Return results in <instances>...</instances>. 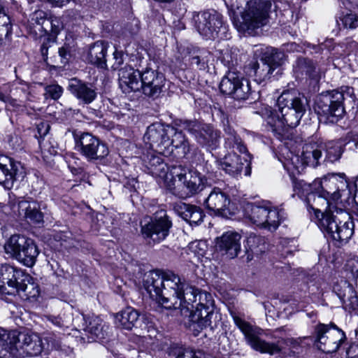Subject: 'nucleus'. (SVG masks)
I'll list each match as a JSON object with an SVG mask.
<instances>
[{
  "label": "nucleus",
  "instance_id": "obj_1",
  "mask_svg": "<svg viewBox=\"0 0 358 358\" xmlns=\"http://www.w3.org/2000/svg\"><path fill=\"white\" fill-rule=\"evenodd\" d=\"M143 286L150 297L166 309H179L187 316L186 327L197 336L210 326L214 315L210 294L190 285L172 271L152 272Z\"/></svg>",
  "mask_w": 358,
  "mask_h": 358
},
{
  "label": "nucleus",
  "instance_id": "obj_2",
  "mask_svg": "<svg viewBox=\"0 0 358 358\" xmlns=\"http://www.w3.org/2000/svg\"><path fill=\"white\" fill-rule=\"evenodd\" d=\"M278 112L268 105L260 103L255 113L266 122L271 131L280 141L286 136L289 128L296 127L308 106L307 99L296 90L284 91L277 100Z\"/></svg>",
  "mask_w": 358,
  "mask_h": 358
},
{
  "label": "nucleus",
  "instance_id": "obj_3",
  "mask_svg": "<svg viewBox=\"0 0 358 358\" xmlns=\"http://www.w3.org/2000/svg\"><path fill=\"white\" fill-rule=\"evenodd\" d=\"M354 89L343 86L338 90L319 94L315 102V110L320 122L336 123L345 114V103L351 108L355 105Z\"/></svg>",
  "mask_w": 358,
  "mask_h": 358
},
{
  "label": "nucleus",
  "instance_id": "obj_4",
  "mask_svg": "<svg viewBox=\"0 0 358 358\" xmlns=\"http://www.w3.org/2000/svg\"><path fill=\"white\" fill-rule=\"evenodd\" d=\"M271 8V0H249L240 17L234 21L235 27L240 32L252 34L267 24Z\"/></svg>",
  "mask_w": 358,
  "mask_h": 358
},
{
  "label": "nucleus",
  "instance_id": "obj_5",
  "mask_svg": "<svg viewBox=\"0 0 358 358\" xmlns=\"http://www.w3.org/2000/svg\"><path fill=\"white\" fill-rule=\"evenodd\" d=\"M324 146L322 143H309L303 146L301 155H295L285 148L282 150V157L279 160L284 168L290 174L301 173L306 166L316 167L320 164L322 151Z\"/></svg>",
  "mask_w": 358,
  "mask_h": 358
},
{
  "label": "nucleus",
  "instance_id": "obj_6",
  "mask_svg": "<svg viewBox=\"0 0 358 358\" xmlns=\"http://www.w3.org/2000/svg\"><path fill=\"white\" fill-rule=\"evenodd\" d=\"M319 227L327 232L334 241L346 243L354 234V223L350 215L341 208H335V213L327 214L317 222Z\"/></svg>",
  "mask_w": 358,
  "mask_h": 358
},
{
  "label": "nucleus",
  "instance_id": "obj_7",
  "mask_svg": "<svg viewBox=\"0 0 358 358\" xmlns=\"http://www.w3.org/2000/svg\"><path fill=\"white\" fill-rule=\"evenodd\" d=\"M245 215L256 225L275 230L284 219V212L272 206L269 202L255 204L248 203L245 206Z\"/></svg>",
  "mask_w": 358,
  "mask_h": 358
},
{
  "label": "nucleus",
  "instance_id": "obj_8",
  "mask_svg": "<svg viewBox=\"0 0 358 358\" xmlns=\"http://www.w3.org/2000/svg\"><path fill=\"white\" fill-rule=\"evenodd\" d=\"M259 52V61L250 64L249 75L260 84L266 82L273 76L274 71L282 64L284 54L271 47L261 48L256 50Z\"/></svg>",
  "mask_w": 358,
  "mask_h": 358
},
{
  "label": "nucleus",
  "instance_id": "obj_9",
  "mask_svg": "<svg viewBox=\"0 0 358 358\" xmlns=\"http://www.w3.org/2000/svg\"><path fill=\"white\" fill-rule=\"evenodd\" d=\"M176 124L187 131L199 145L208 150L218 147L220 133L212 125L196 120H179Z\"/></svg>",
  "mask_w": 358,
  "mask_h": 358
},
{
  "label": "nucleus",
  "instance_id": "obj_10",
  "mask_svg": "<svg viewBox=\"0 0 358 358\" xmlns=\"http://www.w3.org/2000/svg\"><path fill=\"white\" fill-rule=\"evenodd\" d=\"M5 252L27 267L33 266L39 250L31 238L20 234L12 235L4 244Z\"/></svg>",
  "mask_w": 358,
  "mask_h": 358
},
{
  "label": "nucleus",
  "instance_id": "obj_11",
  "mask_svg": "<svg viewBox=\"0 0 358 358\" xmlns=\"http://www.w3.org/2000/svg\"><path fill=\"white\" fill-rule=\"evenodd\" d=\"M314 335L315 345L324 353L336 352L346 338L345 333L332 323L318 324L315 327Z\"/></svg>",
  "mask_w": 358,
  "mask_h": 358
},
{
  "label": "nucleus",
  "instance_id": "obj_12",
  "mask_svg": "<svg viewBox=\"0 0 358 358\" xmlns=\"http://www.w3.org/2000/svg\"><path fill=\"white\" fill-rule=\"evenodd\" d=\"M192 22L197 31L206 39H214L225 32L222 16L215 10L193 12Z\"/></svg>",
  "mask_w": 358,
  "mask_h": 358
},
{
  "label": "nucleus",
  "instance_id": "obj_13",
  "mask_svg": "<svg viewBox=\"0 0 358 358\" xmlns=\"http://www.w3.org/2000/svg\"><path fill=\"white\" fill-rule=\"evenodd\" d=\"M233 319L234 323L243 332L248 343L252 349L261 353H268L271 355L279 353L281 351L279 341L276 343L266 342L259 337L261 334L260 329L253 327L250 323L237 315H234Z\"/></svg>",
  "mask_w": 358,
  "mask_h": 358
},
{
  "label": "nucleus",
  "instance_id": "obj_14",
  "mask_svg": "<svg viewBox=\"0 0 358 358\" xmlns=\"http://www.w3.org/2000/svg\"><path fill=\"white\" fill-rule=\"evenodd\" d=\"M172 221L165 210L157 211L150 220L141 225V233L155 243H160L169 234Z\"/></svg>",
  "mask_w": 358,
  "mask_h": 358
},
{
  "label": "nucleus",
  "instance_id": "obj_15",
  "mask_svg": "<svg viewBox=\"0 0 358 358\" xmlns=\"http://www.w3.org/2000/svg\"><path fill=\"white\" fill-rule=\"evenodd\" d=\"M76 147L80 153L89 162L101 160L109 154L106 144L90 133H83L80 135Z\"/></svg>",
  "mask_w": 358,
  "mask_h": 358
},
{
  "label": "nucleus",
  "instance_id": "obj_16",
  "mask_svg": "<svg viewBox=\"0 0 358 358\" xmlns=\"http://www.w3.org/2000/svg\"><path fill=\"white\" fill-rule=\"evenodd\" d=\"M206 178L196 170H190L182 183L169 184L168 188L180 198L190 197L203 189Z\"/></svg>",
  "mask_w": 358,
  "mask_h": 358
},
{
  "label": "nucleus",
  "instance_id": "obj_17",
  "mask_svg": "<svg viewBox=\"0 0 358 358\" xmlns=\"http://www.w3.org/2000/svg\"><path fill=\"white\" fill-rule=\"evenodd\" d=\"M243 155L244 156L242 157L235 152L229 153L223 158L216 160L217 166L233 177L241 175L243 171L245 176H250L251 158L247 152Z\"/></svg>",
  "mask_w": 358,
  "mask_h": 358
},
{
  "label": "nucleus",
  "instance_id": "obj_18",
  "mask_svg": "<svg viewBox=\"0 0 358 358\" xmlns=\"http://www.w3.org/2000/svg\"><path fill=\"white\" fill-rule=\"evenodd\" d=\"M172 127L155 122L150 125L144 136V141L150 144L152 149H156L159 153L166 154L167 143H169V129Z\"/></svg>",
  "mask_w": 358,
  "mask_h": 358
},
{
  "label": "nucleus",
  "instance_id": "obj_19",
  "mask_svg": "<svg viewBox=\"0 0 358 358\" xmlns=\"http://www.w3.org/2000/svg\"><path fill=\"white\" fill-rule=\"evenodd\" d=\"M23 176V167L19 162L6 156H0V184L6 189H10L14 181Z\"/></svg>",
  "mask_w": 358,
  "mask_h": 358
},
{
  "label": "nucleus",
  "instance_id": "obj_20",
  "mask_svg": "<svg viewBox=\"0 0 358 358\" xmlns=\"http://www.w3.org/2000/svg\"><path fill=\"white\" fill-rule=\"evenodd\" d=\"M165 84L164 75L151 69H146L141 73V90L150 97H157Z\"/></svg>",
  "mask_w": 358,
  "mask_h": 358
},
{
  "label": "nucleus",
  "instance_id": "obj_21",
  "mask_svg": "<svg viewBox=\"0 0 358 358\" xmlns=\"http://www.w3.org/2000/svg\"><path fill=\"white\" fill-rule=\"evenodd\" d=\"M241 238L238 233L227 231L216 238V250L230 259L235 258L241 252Z\"/></svg>",
  "mask_w": 358,
  "mask_h": 358
},
{
  "label": "nucleus",
  "instance_id": "obj_22",
  "mask_svg": "<svg viewBox=\"0 0 358 358\" xmlns=\"http://www.w3.org/2000/svg\"><path fill=\"white\" fill-rule=\"evenodd\" d=\"M307 207L309 210H313L318 220L327 214L335 213L336 206H333L330 199L327 197L325 194L322 192H310L306 199Z\"/></svg>",
  "mask_w": 358,
  "mask_h": 358
},
{
  "label": "nucleus",
  "instance_id": "obj_23",
  "mask_svg": "<svg viewBox=\"0 0 358 358\" xmlns=\"http://www.w3.org/2000/svg\"><path fill=\"white\" fill-rule=\"evenodd\" d=\"M168 133L169 138V143H167L166 153L169 152V147L171 146V152L174 148L179 157H185L189 154H194L197 148H194V146L189 143L187 138L182 131H178L172 127L171 129H169Z\"/></svg>",
  "mask_w": 358,
  "mask_h": 358
},
{
  "label": "nucleus",
  "instance_id": "obj_24",
  "mask_svg": "<svg viewBox=\"0 0 358 358\" xmlns=\"http://www.w3.org/2000/svg\"><path fill=\"white\" fill-rule=\"evenodd\" d=\"M168 133L169 138V143H167L166 153L169 152V147L171 146V152L174 148L179 157H185L189 154H194L197 148H194V146L189 143L187 138L182 131H178L172 127L171 129H169Z\"/></svg>",
  "mask_w": 358,
  "mask_h": 358
},
{
  "label": "nucleus",
  "instance_id": "obj_25",
  "mask_svg": "<svg viewBox=\"0 0 358 358\" xmlns=\"http://www.w3.org/2000/svg\"><path fill=\"white\" fill-rule=\"evenodd\" d=\"M67 88L75 97L84 104H90L96 98L97 94L93 85L81 80L71 79Z\"/></svg>",
  "mask_w": 358,
  "mask_h": 358
},
{
  "label": "nucleus",
  "instance_id": "obj_26",
  "mask_svg": "<svg viewBox=\"0 0 358 358\" xmlns=\"http://www.w3.org/2000/svg\"><path fill=\"white\" fill-rule=\"evenodd\" d=\"M204 204L215 215H225L229 209L230 199L221 189L215 187L206 199Z\"/></svg>",
  "mask_w": 358,
  "mask_h": 358
},
{
  "label": "nucleus",
  "instance_id": "obj_27",
  "mask_svg": "<svg viewBox=\"0 0 358 358\" xmlns=\"http://www.w3.org/2000/svg\"><path fill=\"white\" fill-rule=\"evenodd\" d=\"M141 73L130 65H126L119 70L120 86L124 92L141 90Z\"/></svg>",
  "mask_w": 358,
  "mask_h": 358
},
{
  "label": "nucleus",
  "instance_id": "obj_28",
  "mask_svg": "<svg viewBox=\"0 0 358 358\" xmlns=\"http://www.w3.org/2000/svg\"><path fill=\"white\" fill-rule=\"evenodd\" d=\"M22 272V270L17 269L11 265L0 264V292L11 294L9 290L6 289V285L12 289L16 288Z\"/></svg>",
  "mask_w": 358,
  "mask_h": 358
},
{
  "label": "nucleus",
  "instance_id": "obj_29",
  "mask_svg": "<svg viewBox=\"0 0 358 358\" xmlns=\"http://www.w3.org/2000/svg\"><path fill=\"white\" fill-rule=\"evenodd\" d=\"M85 332L92 340H103L110 332L109 325L98 316H92L85 320Z\"/></svg>",
  "mask_w": 358,
  "mask_h": 358
},
{
  "label": "nucleus",
  "instance_id": "obj_30",
  "mask_svg": "<svg viewBox=\"0 0 358 358\" xmlns=\"http://www.w3.org/2000/svg\"><path fill=\"white\" fill-rule=\"evenodd\" d=\"M347 182L338 178L333 176L329 178H324L320 182L322 189V192L325 194L326 196L330 199V201L336 202L341 196L343 192V188L347 187Z\"/></svg>",
  "mask_w": 358,
  "mask_h": 358
},
{
  "label": "nucleus",
  "instance_id": "obj_31",
  "mask_svg": "<svg viewBox=\"0 0 358 358\" xmlns=\"http://www.w3.org/2000/svg\"><path fill=\"white\" fill-rule=\"evenodd\" d=\"M334 290L342 300L346 310L358 314V296L350 285L344 281L342 289H340V285L336 284L334 286Z\"/></svg>",
  "mask_w": 358,
  "mask_h": 358
},
{
  "label": "nucleus",
  "instance_id": "obj_32",
  "mask_svg": "<svg viewBox=\"0 0 358 358\" xmlns=\"http://www.w3.org/2000/svg\"><path fill=\"white\" fill-rule=\"evenodd\" d=\"M13 289L16 290L21 297L25 299H35L39 295L40 292L39 287L34 278L23 272L20 276L19 283H17L16 288H13Z\"/></svg>",
  "mask_w": 358,
  "mask_h": 358
},
{
  "label": "nucleus",
  "instance_id": "obj_33",
  "mask_svg": "<svg viewBox=\"0 0 358 358\" xmlns=\"http://www.w3.org/2000/svg\"><path fill=\"white\" fill-rule=\"evenodd\" d=\"M175 210L183 220L190 224H198L203 220L204 216L200 208L185 203L177 204L175 206Z\"/></svg>",
  "mask_w": 358,
  "mask_h": 358
},
{
  "label": "nucleus",
  "instance_id": "obj_34",
  "mask_svg": "<svg viewBox=\"0 0 358 358\" xmlns=\"http://www.w3.org/2000/svg\"><path fill=\"white\" fill-rule=\"evenodd\" d=\"M18 340L22 342V347L29 356H36L43 350V343L40 336L34 333H20Z\"/></svg>",
  "mask_w": 358,
  "mask_h": 358
},
{
  "label": "nucleus",
  "instance_id": "obj_35",
  "mask_svg": "<svg viewBox=\"0 0 358 358\" xmlns=\"http://www.w3.org/2000/svg\"><path fill=\"white\" fill-rule=\"evenodd\" d=\"M207 52L199 49L187 50L182 57V62L193 69L205 70L208 67Z\"/></svg>",
  "mask_w": 358,
  "mask_h": 358
},
{
  "label": "nucleus",
  "instance_id": "obj_36",
  "mask_svg": "<svg viewBox=\"0 0 358 358\" xmlns=\"http://www.w3.org/2000/svg\"><path fill=\"white\" fill-rule=\"evenodd\" d=\"M108 43L98 41L90 46L87 53V60L90 63L101 68L106 67V55L108 49Z\"/></svg>",
  "mask_w": 358,
  "mask_h": 358
},
{
  "label": "nucleus",
  "instance_id": "obj_37",
  "mask_svg": "<svg viewBox=\"0 0 358 358\" xmlns=\"http://www.w3.org/2000/svg\"><path fill=\"white\" fill-rule=\"evenodd\" d=\"M294 71L296 77L305 75L315 81H318L321 77L320 69L311 60L306 58H299L296 60L294 65Z\"/></svg>",
  "mask_w": 358,
  "mask_h": 358
},
{
  "label": "nucleus",
  "instance_id": "obj_38",
  "mask_svg": "<svg viewBox=\"0 0 358 358\" xmlns=\"http://www.w3.org/2000/svg\"><path fill=\"white\" fill-rule=\"evenodd\" d=\"M139 317V313L129 307L117 314L115 323L119 327L131 330L133 327H138Z\"/></svg>",
  "mask_w": 358,
  "mask_h": 358
},
{
  "label": "nucleus",
  "instance_id": "obj_39",
  "mask_svg": "<svg viewBox=\"0 0 358 358\" xmlns=\"http://www.w3.org/2000/svg\"><path fill=\"white\" fill-rule=\"evenodd\" d=\"M47 21V13L42 10H38L29 15L28 27L31 32H33L36 35L39 34V35L41 36L43 33H48V29L46 27Z\"/></svg>",
  "mask_w": 358,
  "mask_h": 358
},
{
  "label": "nucleus",
  "instance_id": "obj_40",
  "mask_svg": "<svg viewBox=\"0 0 358 358\" xmlns=\"http://www.w3.org/2000/svg\"><path fill=\"white\" fill-rule=\"evenodd\" d=\"M19 213L24 214L25 218L34 223H41L43 220V215L40 210L38 204L35 202L21 201L18 203Z\"/></svg>",
  "mask_w": 358,
  "mask_h": 358
},
{
  "label": "nucleus",
  "instance_id": "obj_41",
  "mask_svg": "<svg viewBox=\"0 0 358 358\" xmlns=\"http://www.w3.org/2000/svg\"><path fill=\"white\" fill-rule=\"evenodd\" d=\"M190 170L182 165H173L169 169L166 168L162 178L168 187L169 184L182 183L185 176Z\"/></svg>",
  "mask_w": 358,
  "mask_h": 358
},
{
  "label": "nucleus",
  "instance_id": "obj_42",
  "mask_svg": "<svg viewBox=\"0 0 358 358\" xmlns=\"http://www.w3.org/2000/svg\"><path fill=\"white\" fill-rule=\"evenodd\" d=\"M225 142L224 147L227 149L236 150L241 154L247 152V148L243 143L239 136H238L233 128L227 126L224 128Z\"/></svg>",
  "mask_w": 358,
  "mask_h": 358
},
{
  "label": "nucleus",
  "instance_id": "obj_43",
  "mask_svg": "<svg viewBox=\"0 0 358 358\" xmlns=\"http://www.w3.org/2000/svg\"><path fill=\"white\" fill-rule=\"evenodd\" d=\"M240 76L239 73L229 71L220 82V91L223 94L233 95L236 86L239 83Z\"/></svg>",
  "mask_w": 358,
  "mask_h": 358
},
{
  "label": "nucleus",
  "instance_id": "obj_44",
  "mask_svg": "<svg viewBox=\"0 0 358 358\" xmlns=\"http://www.w3.org/2000/svg\"><path fill=\"white\" fill-rule=\"evenodd\" d=\"M326 151L325 159L330 162H334L338 160L343 152V142L341 141H329L324 145Z\"/></svg>",
  "mask_w": 358,
  "mask_h": 358
},
{
  "label": "nucleus",
  "instance_id": "obj_45",
  "mask_svg": "<svg viewBox=\"0 0 358 358\" xmlns=\"http://www.w3.org/2000/svg\"><path fill=\"white\" fill-rule=\"evenodd\" d=\"M252 94L250 90V85L248 80L243 79L241 76L239 78V83L236 86L233 97L237 100L248 99Z\"/></svg>",
  "mask_w": 358,
  "mask_h": 358
},
{
  "label": "nucleus",
  "instance_id": "obj_46",
  "mask_svg": "<svg viewBox=\"0 0 358 358\" xmlns=\"http://www.w3.org/2000/svg\"><path fill=\"white\" fill-rule=\"evenodd\" d=\"M247 244L251 252L256 254L262 253L266 249L264 238L259 236L250 235L248 238Z\"/></svg>",
  "mask_w": 358,
  "mask_h": 358
},
{
  "label": "nucleus",
  "instance_id": "obj_47",
  "mask_svg": "<svg viewBox=\"0 0 358 358\" xmlns=\"http://www.w3.org/2000/svg\"><path fill=\"white\" fill-rule=\"evenodd\" d=\"M317 185L316 182L313 185L308 183L304 180H294L293 182L294 192L301 199H306L307 195L313 192V189Z\"/></svg>",
  "mask_w": 358,
  "mask_h": 358
},
{
  "label": "nucleus",
  "instance_id": "obj_48",
  "mask_svg": "<svg viewBox=\"0 0 358 358\" xmlns=\"http://www.w3.org/2000/svg\"><path fill=\"white\" fill-rule=\"evenodd\" d=\"M341 23L345 29H355L358 27V16L352 12L342 13L337 20L338 26Z\"/></svg>",
  "mask_w": 358,
  "mask_h": 358
},
{
  "label": "nucleus",
  "instance_id": "obj_49",
  "mask_svg": "<svg viewBox=\"0 0 358 358\" xmlns=\"http://www.w3.org/2000/svg\"><path fill=\"white\" fill-rule=\"evenodd\" d=\"M63 20L67 29H73L80 25L82 17L77 10H68L63 15Z\"/></svg>",
  "mask_w": 358,
  "mask_h": 358
},
{
  "label": "nucleus",
  "instance_id": "obj_50",
  "mask_svg": "<svg viewBox=\"0 0 358 358\" xmlns=\"http://www.w3.org/2000/svg\"><path fill=\"white\" fill-rule=\"evenodd\" d=\"M46 27L48 29V34H50L51 36L54 37L57 36V35L64 27H66L63 18L61 19L60 17L56 16H51L50 18H48Z\"/></svg>",
  "mask_w": 358,
  "mask_h": 358
},
{
  "label": "nucleus",
  "instance_id": "obj_51",
  "mask_svg": "<svg viewBox=\"0 0 358 358\" xmlns=\"http://www.w3.org/2000/svg\"><path fill=\"white\" fill-rule=\"evenodd\" d=\"M149 166L151 173L161 178L164 176L167 168L166 164L159 157H152L149 162Z\"/></svg>",
  "mask_w": 358,
  "mask_h": 358
},
{
  "label": "nucleus",
  "instance_id": "obj_52",
  "mask_svg": "<svg viewBox=\"0 0 358 358\" xmlns=\"http://www.w3.org/2000/svg\"><path fill=\"white\" fill-rule=\"evenodd\" d=\"M0 25L5 27L8 32L10 28V10L8 8V3L6 1H1L0 0ZM1 37H0V41Z\"/></svg>",
  "mask_w": 358,
  "mask_h": 358
},
{
  "label": "nucleus",
  "instance_id": "obj_53",
  "mask_svg": "<svg viewBox=\"0 0 358 358\" xmlns=\"http://www.w3.org/2000/svg\"><path fill=\"white\" fill-rule=\"evenodd\" d=\"M222 63L228 69H232L237 64L236 55H235L231 50H225L221 52L219 57Z\"/></svg>",
  "mask_w": 358,
  "mask_h": 358
},
{
  "label": "nucleus",
  "instance_id": "obj_54",
  "mask_svg": "<svg viewBox=\"0 0 358 358\" xmlns=\"http://www.w3.org/2000/svg\"><path fill=\"white\" fill-rule=\"evenodd\" d=\"M45 321L59 329L67 328L69 322L60 316L45 315Z\"/></svg>",
  "mask_w": 358,
  "mask_h": 358
},
{
  "label": "nucleus",
  "instance_id": "obj_55",
  "mask_svg": "<svg viewBox=\"0 0 358 358\" xmlns=\"http://www.w3.org/2000/svg\"><path fill=\"white\" fill-rule=\"evenodd\" d=\"M45 95L54 100L58 99L63 93V88L59 85H50L45 88Z\"/></svg>",
  "mask_w": 358,
  "mask_h": 358
},
{
  "label": "nucleus",
  "instance_id": "obj_56",
  "mask_svg": "<svg viewBox=\"0 0 358 358\" xmlns=\"http://www.w3.org/2000/svg\"><path fill=\"white\" fill-rule=\"evenodd\" d=\"M345 268L346 271H350L353 278H357L358 277V257L348 260Z\"/></svg>",
  "mask_w": 358,
  "mask_h": 358
},
{
  "label": "nucleus",
  "instance_id": "obj_57",
  "mask_svg": "<svg viewBox=\"0 0 358 358\" xmlns=\"http://www.w3.org/2000/svg\"><path fill=\"white\" fill-rule=\"evenodd\" d=\"M176 358H204V357L201 351L185 349L179 353Z\"/></svg>",
  "mask_w": 358,
  "mask_h": 358
},
{
  "label": "nucleus",
  "instance_id": "obj_58",
  "mask_svg": "<svg viewBox=\"0 0 358 358\" xmlns=\"http://www.w3.org/2000/svg\"><path fill=\"white\" fill-rule=\"evenodd\" d=\"M58 53H59V56L61 58V63L62 64H66L68 62V61L71 57V54H70V52H69L68 48H66L65 46L59 48Z\"/></svg>",
  "mask_w": 358,
  "mask_h": 358
},
{
  "label": "nucleus",
  "instance_id": "obj_59",
  "mask_svg": "<svg viewBox=\"0 0 358 358\" xmlns=\"http://www.w3.org/2000/svg\"><path fill=\"white\" fill-rule=\"evenodd\" d=\"M50 125L47 122H41L37 125V131L38 137L45 136L49 131Z\"/></svg>",
  "mask_w": 358,
  "mask_h": 358
},
{
  "label": "nucleus",
  "instance_id": "obj_60",
  "mask_svg": "<svg viewBox=\"0 0 358 358\" xmlns=\"http://www.w3.org/2000/svg\"><path fill=\"white\" fill-rule=\"evenodd\" d=\"M113 57L114 59L115 60V64H113V68L118 69L120 66L123 63L122 52L115 50L113 52Z\"/></svg>",
  "mask_w": 358,
  "mask_h": 358
},
{
  "label": "nucleus",
  "instance_id": "obj_61",
  "mask_svg": "<svg viewBox=\"0 0 358 358\" xmlns=\"http://www.w3.org/2000/svg\"><path fill=\"white\" fill-rule=\"evenodd\" d=\"M347 358H358V344H352L348 349Z\"/></svg>",
  "mask_w": 358,
  "mask_h": 358
},
{
  "label": "nucleus",
  "instance_id": "obj_62",
  "mask_svg": "<svg viewBox=\"0 0 358 358\" xmlns=\"http://www.w3.org/2000/svg\"><path fill=\"white\" fill-rule=\"evenodd\" d=\"M50 43H54V41L50 40L49 38H48V43L43 42L41 47V55L43 56V58L44 60H46L47 55H48V50L50 47H51L50 45H48Z\"/></svg>",
  "mask_w": 358,
  "mask_h": 358
},
{
  "label": "nucleus",
  "instance_id": "obj_63",
  "mask_svg": "<svg viewBox=\"0 0 358 358\" xmlns=\"http://www.w3.org/2000/svg\"><path fill=\"white\" fill-rule=\"evenodd\" d=\"M45 340L48 343V345H50L52 348L57 349L60 347V343L59 339H55L51 336H47Z\"/></svg>",
  "mask_w": 358,
  "mask_h": 358
},
{
  "label": "nucleus",
  "instance_id": "obj_64",
  "mask_svg": "<svg viewBox=\"0 0 358 358\" xmlns=\"http://www.w3.org/2000/svg\"><path fill=\"white\" fill-rule=\"evenodd\" d=\"M9 143L10 145L16 150L20 148L21 140L17 136H12L9 141Z\"/></svg>",
  "mask_w": 358,
  "mask_h": 358
}]
</instances>
